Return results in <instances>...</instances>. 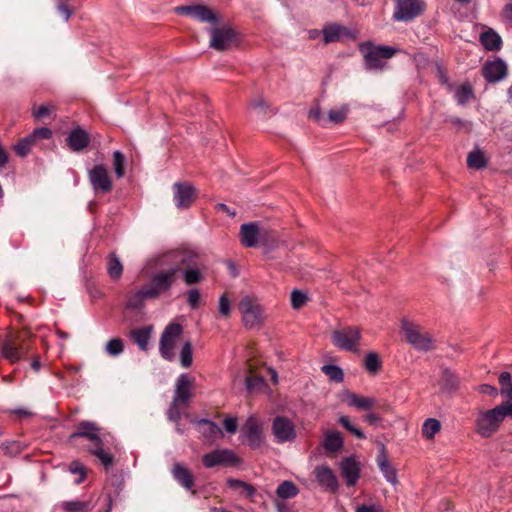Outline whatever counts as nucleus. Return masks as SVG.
I'll return each mask as SVG.
<instances>
[{
	"instance_id": "nucleus-1",
	"label": "nucleus",
	"mask_w": 512,
	"mask_h": 512,
	"mask_svg": "<svg viewBox=\"0 0 512 512\" xmlns=\"http://www.w3.org/2000/svg\"><path fill=\"white\" fill-rule=\"evenodd\" d=\"M191 260V255L184 250H170L155 257V265L160 269L151 277L147 287L150 295L158 298L170 290L176 282L183 266Z\"/></svg>"
},
{
	"instance_id": "nucleus-2",
	"label": "nucleus",
	"mask_w": 512,
	"mask_h": 512,
	"mask_svg": "<svg viewBox=\"0 0 512 512\" xmlns=\"http://www.w3.org/2000/svg\"><path fill=\"white\" fill-rule=\"evenodd\" d=\"M77 438H84L90 442L88 451L96 456L105 468L112 466L113 457L104 449L105 442H108L107 435L102 432V429L96 423L91 421L80 422L77 430L70 435V441Z\"/></svg>"
},
{
	"instance_id": "nucleus-3",
	"label": "nucleus",
	"mask_w": 512,
	"mask_h": 512,
	"mask_svg": "<svg viewBox=\"0 0 512 512\" xmlns=\"http://www.w3.org/2000/svg\"><path fill=\"white\" fill-rule=\"evenodd\" d=\"M400 331L408 344L415 350L429 351L434 348V338L420 324L408 318L400 321Z\"/></svg>"
},
{
	"instance_id": "nucleus-4",
	"label": "nucleus",
	"mask_w": 512,
	"mask_h": 512,
	"mask_svg": "<svg viewBox=\"0 0 512 512\" xmlns=\"http://www.w3.org/2000/svg\"><path fill=\"white\" fill-rule=\"evenodd\" d=\"M501 405L488 410L478 412L475 419V431L483 438H489L494 435L505 420Z\"/></svg>"
},
{
	"instance_id": "nucleus-5",
	"label": "nucleus",
	"mask_w": 512,
	"mask_h": 512,
	"mask_svg": "<svg viewBox=\"0 0 512 512\" xmlns=\"http://www.w3.org/2000/svg\"><path fill=\"white\" fill-rule=\"evenodd\" d=\"M238 310L246 328H258L263 323L264 310L257 298L249 295L242 297L238 303Z\"/></svg>"
},
{
	"instance_id": "nucleus-6",
	"label": "nucleus",
	"mask_w": 512,
	"mask_h": 512,
	"mask_svg": "<svg viewBox=\"0 0 512 512\" xmlns=\"http://www.w3.org/2000/svg\"><path fill=\"white\" fill-rule=\"evenodd\" d=\"M361 339V329L357 326L341 327L331 333L332 344L344 351L358 352Z\"/></svg>"
},
{
	"instance_id": "nucleus-7",
	"label": "nucleus",
	"mask_w": 512,
	"mask_h": 512,
	"mask_svg": "<svg viewBox=\"0 0 512 512\" xmlns=\"http://www.w3.org/2000/svg\"><path fill=\"white\" fill-rule=\"evenodd\" d=\"M182 331V326L178 323H170L164 329L160 337L159 352L165 360L172 361L175 358V347Z\"/></svg>"
},
{
	"instance_id": "nucleus-8",
	"label": "nucleus",
	"mask_w": 512,
	"mask_h": 512,
	"mask_svg": "<svg viewBox=\"0 0 512 512\" xmlns=\"http://www.w3.org/2000/svg\"><path fill=\"white\" fill-rule=\"evenodd\" d=\"M263 438V423L256 416H249L241 429L240 439L256 449L261 446Z\"/></svg>"
},
{
	"instance_id": "nucleus-9",
	"label": "nucleus",
	"mask_w": 512,
	"mask_h": 512,
	"mask_svg": "<svg viewBox=\"0 0 512 512\" xmlns=\"http://www.w3.org/2000/svg\"><path fill=\"white\" fill-rule=\"evenodd\" d=\"M237 44L236 32L228 25L210 29V47L217 51L229 50Z\"/></svg>"
},
{
	"instance_id": "nucleus-10",
	"label": "nucleus",
	"mask_w": 512,
	"mask_h": 512,
	"mask_svg": "<svg viewBox=\"0 0 512 512\" xmlns=\"http://www.w3.org/2000/svg\"><path fill=\"white\" fill-rule=\"evenodd\" d=\"M424 9L423 0H397L393 18L396 21L408 22L421 15Z\"/></svg>"
},
{
	"instance_id": "nucleus-11",
	"label": "nucleus",
	"mask_w": 512,
	"mask_h": 512,
	"mask_svg": "<svg viewBox=\"0 0 512 512\" xmlns=\"http://www.w3.org/2000/svg\"><path fill=\"white\" fill-rule=\"evenodd\" d=\"M400 50L391 46L369 45L365 53V62L369 69H382L384 59H390Z\"/></svg>"
},
{
	"instance_id": "nucleus-12",
	"label": "nucleus",
	"mask_w": 512,
	"mask_h": 512,
	"mask_svg": "<svg viewBox=\"0 0 512 512\" xmlns=\"http://www.w3.org/2000/svg\"><path fill=\"white\" fill-rule=\"evenodd\" d=\"M175 12L191 17L202 23L216 24L219 22V15L206 5H186L175 8Z\"/></svg>"
},
{
	"instance_id": "nucleus-13",
	"label": "nucleus",
	"mask_w": 512,
	"mask_h": 512,
	"mask_svg": "<svg viewBox=\"0 0 512 512\" xmlns=\"http://www.w3.org/2000/svg\"><path fill=\"white\" fill-rule=\"evenodd\" d=\"M271 430L277 443L292 442L297 436L295 424L284 416H277L273 419Z\"/></svg>"
},
{
	"instance_id": "nucleus-14",
	"label": "nucleus",
	"mask_w": 512,
	"mask_h": 512,
	"mask_svg": "<svg viewBox=\"0 0 512 512\" xmlns=\"http://www.w3.org/2000/svg\"><path fill=\"white\" fill-rule=\"evenodd\" d=\"M206 468L215 466H233L240 462L238 456L230 449H216L202 457Z\"/></svg>"
},
{
	"instance_id": "nucleus-15",
	"label": "nucleus",
	"mask_w": 512,
	"mask_h": 512,
	"mask_svg": "<svg viewBox=\"0 0 512 512\" xmlns=\"http://www.w3.org/2000/svg\"><path fill=\"white\" fill-rule=\"evenodd\" d=\"M240 242L245 247H255L261 240L267 238V231L257 222L242 224L240 227Z\"/></svg>"
},
{
	"instance_id": "nucleus-16",
	"label": "nucleus",
	"mask_w": 512,
	"mask_h": 512,
	"mask_svg": "<svg viewBox=\"0 0 512 512\" xmlns=\"http://www.w3.org/2000/svg\"><path fill=\"white\" fill-rule=\"evenodd\" d=\"M88 178L95 193H108L112 189V180L103 165H95L88 172Z\"/></svg>"
},
{
	"instance_id": "nucleus-17",
	"label": "nucleus",
	"mask_w": 512,
	"mask_h": 512,
	"mask_svg": "<svg viewBox=\"0 0 512 512\" xmlns=\"http://www.w3.org/2000/svg\"><path fill=\"white\" fill-rule=\"evenodd\" d=\"M195 379L188 374H181L176 381L173 400L181 403L183 406L187 405L192 398V387L194 386Z\"/></svg>"
},
{
	"instance_id": "nucleus-18",
	"label": "nucleus",
	"mask_w": 512,
	"mask_h": 512,
	"mask_svg": "<svg viewBox=\"0 0 512 512\" xmlns=\"http://www.w3.org/2000/svg\"><path fill=\"white\" fill-rule=\"evenodd\" d=\"M174 202L179 209L189 208L195 198V188L188 183H175L173 185Z\"/></svg>"
},
{
	"instance_id": "nucleus-19",
	"label": "nucleus",
	"mask_w": 512,
	"mask_h": 512,
	"mask_svg": "<svg viewBox=\"0 0 512 512\" xmlns=\"http://www.w3.org/2000/svg\"><path fill=\"white\" fill-rule=\"evenodd\" d=\"M507 65L500 59L496 58L492 61H487L483 66V76L490 83H495L503 80L507 75Z\"/></svg>"
},
{
	"instance_id": "nucleus-20",
	"label": "nucleus",
	"mask_w": 512,
	"mask_h": 512,
	"mask_svg": "<svg viewBox=\"0 0 512 512\" xmlns=\"http://www.w3.org/2000/svg\"><path fill=\"white\" fill-rule=\"evenodd\" d=\"M339 469L348 486H354L357 483L360 477V464L355 457L344 458Z\"/></svg>"
},
{
	"instance_id": "nucleus-21",
	"label": "nucleus",
	"mask_w": 512,
	"mask_h": 512,
	"mask_svg": "<svg viewBox=\"0 0 512 512\" xmlns=\"http://www.w3.org/2000/svg\"><path fill=\"white\" fill-rule=\"evenodd\" d=\"M314 475L319 485L329 491H337L339 485L334 471L327 465L317 466Z\"/></svg>"
},
{
	"instance_id": "nucleus-22",
	"label": "nucleus",
	"mask_w": 512,
	"mask_h": 512,
	"mask_svg": "<svg viewBox=\"0 0 512 512\" xmlns=\"http://www.w3.org/2000/svg\"><path fill=\"white\" fill-rule=\"evenodd\" d=\"M147 299H156L150 295V290L147 285L139 290L130 292L127 295L125 307L127 309L137 310L143 307Z\"/></svg>"
},
{
	"instance_id": "nucleus-23",
	"label": "nucleus",
	"mask_w": 512,
	"mask_h": 512,
	"mask_svg": "<svg viewBox=\"0 0 512 512\" xmlns=\"http://www.w3.org/2000/svg\"><path fill=\"white\" fill-rule=\"evenodd\" d=\"M344 401L348 406L363 411L371 410L377 402L375 398L360 396L350 392L345 394Z\"/></svg>"
},
{
	"instance_id": "nucleus-24",
	"label": "nucleus",
	"mask_w": 512,
	"mask_h": 512,
	"mask_svg": "<svg viewBox=\"0 0 512 512\" xmlns=\"http://www.w3.org/2000/svg\"><path fill=\"white\" fill-rule=\"evenodd\" d=\"M67 141L73 151H81L88 146L90 137L82 128H76L69 133Z\"/></svg>"
},
{
	"instance_id": "nucleus-25",
	"label": "nucleus",
	"mask_w": 512,
	"mask_h": 512,
	"mask_svg": "<svg viewBox=\"0 0 512 512\" xmlns=\"http://www.w3.org/2000/svg\"><path fill=\"white\" fill-rule=\"evenodd\" d=\"M322 32L326 44L340 41L349 35L347 28L338 24H328L323 28Z\"/></svg>"
},
{
	"instance_id": "nucleus-26",
	"label": "nucleus",
	"mask_w": 512,
	"mask_h": 512,
	"mask_svg": "<svg viewBox=\"0 0 512 512\" xmlns=\"http://www.w3.org/2000/svg\"><path fill=\"white\" fill-rule=\"evenodd\" d=\"M172 474L181 486L187 490L192 489L194 485L193 475L185 466L180 463L174 464Z\"/></svg>"
},
{
	"instance_id": "nucleus-27",
	"label": "nucleus",
	"mask_w": 512,
	"mask_h": 512,
	"mask_svg": "<svg viewBox=\"0 0 512 512\" xmlns=\"http://www.w3.org/2000/svg\"><path fill=\"white\" fill-rule=\"evenodd\" d=\"M480 42L484 48L489 51H498L502 45V39L500 35L491 28L481 33Z\"/></svg>"
},
{
	"instance_id": "nucleus-28",
	"label": "nucleus",
	"mask_w": 512,
	"mask_h": 512,
	"mask_svg": "<svg viewBox=\"0 0 512 512\" xmlns=\"http://www.w3.org/2000/svg\"><path fill=\"white\" fill-rule=\"evenodd\" d=\"M188 253L191 255V260L186 266L182 267L181 271L185 284L192 285L201 282L203 277L200 269L191 265L194 262L195 255Z\"/></svg>"
},
{
	"instance_id": "nucleus-29",
	"label": "nucleus",
	"mask_w": 512,
	"mask_h": 512,
	"mask_svg": "<svg viewBox=\"0 0 512 512\" xmlns=\"http://www.w3.org/2000/svg\"><path fill=\"white\" fill-rule=\"evenodd\" d=\"M200 434L207 440L213 441L222 436V430L212 421L200 420L197 423Z\"/></svg>"
},
{
	"instance_id": "nucleus-30",
	"label": "nucleus",
	"mask_w": 512,
	"mask_h": 512,
	"mask_svg": "<svg viewBox=\"0 0 512 512\" xmlns=\"http://www.w3.org/2000/svg\"><path fill=\"white\" fill-rule=\"evenodd\" d=\"M152 332H153V327L149 325V326L133 329L130 334H131V338L138 345V347L141 350L146 351L148 349V344H149V340H150Z\"/></svg>"
},
{
	"instance_id": "nucleus-31",
	"label": "nucleus",
	"mask_w": 512,
	"mask_h": 512,
	"mask_svg": "<svg viewBox=\"0 0 512 512\" xmlns=\"http://www.w3.org/2000/svg\"><path fill=\"white\" fill-rule=\"evenodd\" d=\"M2 354L11 363H15L22 358L24 354V349L15 341L7 340L3 344Z\"/></svg>"
},
{
	"instance_id": "nucleus-32",
	"label": "nucleus",
	"mask_w": 512,
	"mask_h": 512,
	"mask_svg": "<svg viewBox=\"0 0 512 512\" xmlns=\"http://www.w3.org/2000/svg\"><path fill=\"white\" fill-rule=\"evenodd\" d=\"M322 445L327 451L337 452L343 446V438L339 432L330 430L325 432Z\"/></svg>"
},
{
	"instance_id": "nucleus-33",
	"label": "nucleus",
	"mask_w": 512,
	"mask_h": 512,
	"mask_svg": "<svg viewBox=\"0 0 512 512\" xmlns=\"http://www.w3.org/2000/svg\"><path fill=\"white\" fill-rule=\"evenodd\" d=\"M58 508L62 509L65 512H88L91 510V501H81V500H70L63 501L57 505Z\"/></svg>"
},
{
	"instance_id": "nucleus-34",
	"label": "nucleus",
	"mask_w": 512,
	"mask_h": 512,
	"mask_svg": "<svg viewBox=\"0 0 512 512\" xmlns=\"http://www.w3.org/2000/svg\"><path fill=\"white\" fill-rule=\"evenodd\" d=\"M349 113V106L343 104L339 107L332 108L327 113V126L332 124H340L345 121Z\"/></svg>"
},
{
	"instance_id": "nucleus-35",
	"label": "nucleus",
	"mask_w": 512,
	"mask_h": 512,
	"mask_svg": "<svg viewBox=\"0 0 512 512\" xmlns=\"http://www.w3.org/2000/svg\"><path fill=\"white\" fill-rule=\"evenodd\" d=\"M107 273L113 280H119L122 276L123 265L114 253L110 254L107 259Z\"/></svg>"
},
{
	"instance_id": "nucleus-36",
	"label": "nucleus",
	"mask_w": 512,
	"mask_h": 512,
	"mask_svg": "<svg viewBox=\"0 0 512 512\" xmlns=\"http://www.w3.org/2000/svg\"><path fill=\"white\" fill-rule=\"evenodd\" d=\"M441 430V423L435 418H428L422 425V436L426 440H432L435 435Z\"/></svg>"
},
{
	"instance_id": "nucleus-37",
	"label": "nucleus",
	"mask_w": 512,
	"mask_h": 512,
	"mask_svg": "<svg viewBox=\"0 0 512 512\" xmlns=\"http://www.w3.org/2000/svg\"><path fill=\"white\" fill-rule=\"evenodd\" d=\"M467 165L471 169L480 170L487 166V159L482 151L475 149L467 157Z\"/></svg>"
},
{
	"instance_id": "nucleus-38",
	"label": "nucleus",
	"mask_w": 512,
	"mask_h": 512,
	"mask_svg": "<svg viewBox=\"0 0 512 512\" xmlns=\"http://www.w3.org/2000/svg\"><path fill=\"white\" fill-rule=\"evenodd\" d=\"M299 493L297 486L291 481L282 482L276 489V494L281 499H290Z\"/></svg>"
},
{
	"instance_id": "nucleus-39",
	"label": "nucleus",
	"mask_w": 512,
	"mask_h": 512,
	"mask_svg": "<svg viewBox=\"0 0 512 512\" xmlns=\"http://www.w3.org/2000/svg\"><path fill=\"white\" fill-rule=\"evenodd\" d=\"M364 366L369 373L376 374L381 369L382 362L376 353L370 352L365 356Z\"/></svg>"
},
{
	"instance_id": "nucleus-40",
	"label": "nucleus",
	"mask_w": 512,
	"mask_h": 512,
	"mask_svg": "<svg viewBox=\"0 0 512 512\" xmlns=\"http://www.w3.org/2000/svg\"><path fill=\"white\" fill-rule=\"evenodd\" d=\"M499 383L501 385L500 393L501 395L507 397V399L512 398V378L509 372H502L499 375Z\"/></svg>"
},
{
	"instance_id": "nucleus-41",
	"label": "nucleus",
	"mask_w": 512,
	"mask_h": 512,
	"mask_svg": "<svg viewBox=\"0 0 512 512\" xmlns=\"http://www.w3.org/2000/svg\"><path fill=\"white\" fill-rule=\"evenodd\" d=\"M455 98L458 104L464 105L473 98V90L469 84H463L455 91Z\"/></svg>"
},
{
	"instance_id": "nucleus-42",
	"label": "nucleus",
	"mask_w": 512,
	"mask_h": 512,
	"mask_svg": "<svg viewBox=\"0 0 512 512\" xmlns=\"http://www.w3.org/2000/svg\"><path fill=\"white\" fill-rule=\"evenodd\" d=\"M322 372L334 382H342L344 378L343 370L336 365H324Z\"/></svg>"
},
{
	"instance_id": "nucleus-43",
	"label": "nucleus",
	"mask_w": 512,
	"mask_h": 512,
	"mask_svg": "<svg viewBox=\"0 0 512 512\" xmlns=\"http://www.w3.org/2000/svg\"><path fill=\"white\" fill-rule=\"evenodd\" d=\"M192 345L190 342H185L180 351V363L182 367L188 368L192 365Z\"/></svg>"
},
{
	"instance_id": "nucleus-44",
	"label": "nucleus",
	"mask_w": 512,
	"mask_h": 512,
	"mask_svg": "<svg viewBox=\"0 0 512 512\" xmlns=\"http://www.w3.org/2000/svg\"><path fill=\"white\" fill-rule=\"evenodd\" d=\"M34 140H33V137H31L30 135L23 138L22 140H20L15 146H14V149L17 153V155L21 156V157H24L26 156L31 147L33 146L34 144Z\"/></svg>"
},
{
	"instance_id": "nucleus-45",
	"label": "nucleus",
	"mask_w": 512,
	"mask_h": 512,
	"mask_svg": "<svg viewBox=\"0 0 512 512\" xmlns=\"http://www.w3.org/2000/svg\"><path fill=\"white\" fill-rule=\"evenodd\" d=\"M124 350L123 341L120 338L109 340L105 346V351L111 356H118Z\"/></svg>"
},
{
	"instance_id": "nucleus-46",
	"label": "nucleus",
	"mask_w": 512,
	"mask_h": 512,
	"mask_svg": "<svg viewBox=\"0 0 512 512\" xmlns=\"http://www.w3.org/2000/svg\"><path fill=\"white\" fill-rule=\"evenodd\" d=\"M308 297L306 293L301 290H293L291 292V306L293 309H300L306 305Z\"/></svg>"
},
{
	"instance_id": "nucleus-47",
	"label": "nucleus",
	"mask_w": 512,
	"mask_h": 512,
	"mask_svg": "<svg viewBox=\"0 0 512 512\" xmlns=\"http://www.w3.org/2000/svg\"><path fill=\"white\" fill-rule=\"evenodd\" d=\"M124 163H125V157L120 151H115L113 153V167L115 174L118 178H121L124 176Z\"/></svg>"
},
{
	"instance_id": "nucleus-48",
	"label": "nucleus",
	"mask_w": 512,
	"mask_h": 512,
	"mask_svg": "<svg viewBox=\"0 0 512 512\" xmlns=\"http://www.w3.org/2000/svg\"><path fill=\"white\" fill-rule=\"evenodd\" d=\"M339 423L347 429L349 432H351L356 438L358 439H364L365 434L356 426H354L350 419L347 416H340L338 419Z\"/></svg>"
},
{
	"instance_id": "nucleus-49",
	"label": "nucleus",
	"mask_w": 512,
	"mask_h": 512,
	"mask_svg": "<svg viewBox=\"0 0 512 512\" xmlns=\"http://www.w3.org/2000/svg\"><path fill=\"white\" fill-rule=\"evenodd\" d=\"M441 382H442L443 388H445L447 390H453L458 385L457 377L454 375L453 372H451L449 370L443 371Z\"/></svg>"
},
{
	"instance_id": "nucleus-50",
	"label": "nucleus",
	"mask_w": 512,
	"mask_h": 512,
	"mask_svg": "<svg viewBox=\"0 0 512 512\" xmlns=\"http://www.w3.org/2000/svg\"><path fill=\"white\" fill-rule=\"evenodd\" d=\"M379 469L389 483L393 485L398 483L396 469L390 463L380 466Z\"/></svg>"
},
{
	"instance_id": "nucleus-51",
	"label": "nucleus",
	"mask_w": 512,
	"mask_h": 512,
	"mask_svg": "<svg viewBox=\"0 0 512 512\" xmlns=\"http://www.w3.org/2000/svg\"><path fill=\"white\" fill-rule=\"evenodd\" d=\"M218 310L222 317L228 318L231 314V301L228 299L226 294H223L219 298Z\"/></svg>"
},
{
	"instance_id": "nucleus-52",
	"label": "nucleus",
	"mask_w": 512,
	"mask_h": 512,
	"mask_svg": "<svg viewBox=\"0 0 512 512\" xmlns=\"http://www.w3.org/2000/svg\"><path fill=\"white\" fill-rule=\"evenodd\" d=\"M309 117L316 121L319 125L326 127L327 126V114L321 112L319 107H315L310 110Z\"/></svg>"
},
{
	"instance_id": "nucleus-53",
	"label": "nucleus",
	"mask_w": 512,
	"mask_h": 512,
	"mask_svg": "<svg viewBox=\"0 0 512 512\" xmlns=\"http://www.w3.org/2000/svg\"><path fill=\"white\" fill-rule=\"evenodd\" d=\"M182 405L181 403L175 402L172 400V403L167 411V416L170 421L172 422H178L181 417V411L179 409V406Z\"/></svg>"
},
{
	"instance_id": "nucleus-54",
	"label": "nucleus",
	"mask_w": 512,
	"mask_h": 512,
	"mask_svg": "<svg viewBox=\"0 0 512 512\" xmlns=\"http://www.w3.org/2000/svg\"><path fill=\"white\" fill-rule=\"evenodd\" d=\"M57 10L65 21H68L72 15V8L69 5V0L60 1L57 4Z\"/></svg>"
},
{
	"instance_id": "nucleus-55",
	"label": "nucleus",
	"mask_w": 512,
	"mask_h": 512,
	"mask_svg": "<svg viewBox=\"0 0 512 512\" xmlns=\"http://www.w3.org/2000/svg\"><path fill=\"white\" fill-rule=\"evenodd\" d=\"M69 471L73 474H79V478L75 481L76 484H80L84 481L85 469L79 462H72L69 466Z\"/></svg>"
},
{
	"instance_id": "nucleus-56",
	"label": "nucleus",
	"mask_w": 512,
	"mask_h": 512,
	"mask_svg": "<svg viewBox=\"0 0 512 512\" xmlns=\"http://www.w3.org/2000/svg\"><path fill=\"white\" fill-rule=\"evenodd\" d=\"M264 384V380L260 376H250L246 380V386L249 391L260 388Z\"/></svg>"
},
{
	"instance_id": "nucleus-57",
	"label": "nucleus",
	"mask_w": 512,
	"mask_h": 512,
	"mask_svg": "<svg viewBox=\"0 0 512 512\" xmlns=\"http://www.w3.org/2000/svg\"><path fill=\"white\" fill-rule=\"evenodd\" d=\"M187 302L193 309L198 307L200 302V293L197 289H191L187 292Z\"/></svg>"
},
{
	"instance_id": "nucleus-58",
	"label": "nucleus",
	"mask_w": 512,
	"mask_h": 512,
	"mask_svg": "<svg viewBox=\"0 0 512 512\" xmlns=\"http://www.w3.org/2000/svg\"><path fill=\"white\" fill-rule=\"evenodd\" d=\"M251 107L257 116H262L265 114L268 105L263 99H258L252 102Z\"/></svg>"
},
{
	"instance_id": "nucleus-59",
	"label": "nucleus",
	"mask_w": 512,
	"mask_h": 512,
	"mask_svg": "<svg viewBox=\"0 0 512 512\" xmlns=\"http://www.w3.org/2000/svg\"><path fill=\"white\" fill-rule=\"evenodd\" d=\"M30 136L33 137L34 141L36 138L49 139L52 136V131L49 128L42 127L36 129Z\"/></svg>"
},
{
	"instance_id": "nucleus-60",
	"label": "nucleus",
	"mask_w": 512,
	"mask_h": 512,
	"mask_svg": "<svg viewBox=\"0 0 512 512\" xmlns=\"http://www.w3.org/2000/svg\"><path fill=\"white\" fill-rule=\"evenodd\" d=\"M223 425L225 430L230 434H234L237 431V419L234 417L225 418Z\"/></svg>"
},
{
	"instance_id": "nucleus-61",
	"label": "nucleus",
	"mask_w": 512,
	"mask_h": 512,
	"mask_svg": "<svg viewBox=\"0 0 512 512\" xmlns=\"http://www.w3.org/2000/svg\"><path fill=\"white\" fill-rule=\"evenodd\" d=\"M51 112V107L47 105H42L34 110L33 115L37 119L44 118L48 116Z\"/></svg>"
},
{
	"instance_id": "nucleus-62",
	"label": "nucleus",
	"mask_w": 512,
	"mask_h": 512,
	"mask_svg": "<svg viewBox=\"0 0 512 512\" xmlns=\"http://www.w3.org/2000/svg\"><path fill=\"white\" fill-rule=\"evenodd\" d=\"M356 512H382L379 505H361L356 508Z\"/></svg>"
},
{
	"instance_id": "nucleus-63",
	"label": "nucleus",
	"mask_w": 512,
	"mask_h": 512,
	"mask_svg": "<svg viewBox=\"0 0 512 512\" xmlns=\"http://www.w3.org/2000/svg\"><path fill=\"white\" fill-rule=\"evenodd\" d=\"M479 391L483 394H489L491 396H496L498 394V390L489 384H483L479 387Z\"/></svg>"
},
{
	"instance_id": "nucleus-64",
	"label": "nucleus",
	"mask_w": 512,
	"mask_h": 512,
	"mask_svg": "<svg viewBox=\"0 0 512 512\" xmlns=\"http://www.w3.org/2000/svg\"><path fill=\"white\" fill-rule=\"evenodd\" d=\"M501 407L504 408L502 411L504 413V417L506 418L507 416H511L512 417V398L511 399H507L506 401L502 402L501 404Z\"/></svg>"
}]
</instances>
